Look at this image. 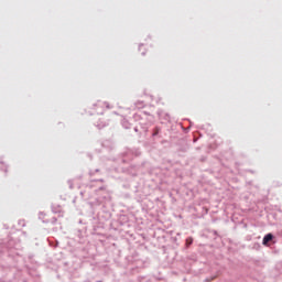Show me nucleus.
Wrapping results in <instances>:
<instances>
[{"label": "nucleus", "mask_w": 282, "mask_h": 282, "mask_svg": "<svg viewBox=\"0 0 282 282\" xmlns=\"http://www.w3.org/2000/svg\"><path fill=\"white\" fill-rule=\"evenodd\" d=\"M186 243H187V246H191V243H193V238H187Z\"/></svg>", "instance_id": "obj_2"}, {"label": "nucleus", "mask_w": 282, "mask_h": 282, "mask_svg": "<svg viewBox=\"0 0 282 282\" xmlns=\"http://www.w3.org/2000/svg\"><path fill=\"white\" fill-rule=\"evenodd\" d=\"M272 239H274V236L272 234L265 235L262 240L263 246H268V243H270V241H272Z\"/></svg>", "instance_id": "obj_1"}]
</instances>
